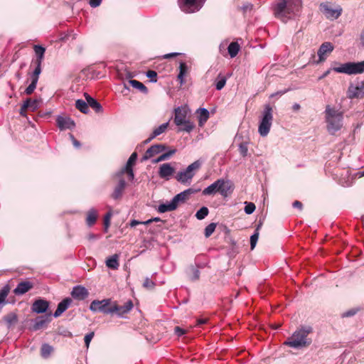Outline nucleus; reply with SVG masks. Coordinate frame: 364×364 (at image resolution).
Instances as JSON below:
<instances>
[{
	"instance_id": "obj_31",
	"label": "nucleus",
	"mask_w": 364,
	"mask_h": 364,
	"mask_svg": "<svg viewBox=\"0 0 364 364\" xmlns=\"http://www.w3.org/2000/svg\"><path fill=\"white\" fill-rule=\"evenodd\" d=\"M240 46L237 42H232L228 47V52L230 58H235L240 51Z\"/></svg>"
},
{
	"instance_id": "obj_4",
	"label": "nucleus",
	"mask_w": 364,
	"mask_h": 364,
	"mask_svg": "<svg viewBox=\"0 0 364 364\" xmlns=\"http://www.w3.org/2000/svg\"><path fill=\"white\" fill-rule=\"evenodd\" d=\"M331 70L338 73H345L347 75H357L364 73V60L361 62H348L341 64L338 67H334L326 70L319 79H323L328 75Z\"/></svg>"
},
{
	"instance_id": "obj_49",
	"label": "nucleus",
	"mask_w": 364,
	"mask_h": 364,
	"mask_svg": "<svg viewBox=\"0 0 364 364\" xmlns=\"http://www.w3.org/2000/svg\"><path fill=\"white\" fill-rule=\"evenodd\" d=\"M146 77L150 79V82H156L157 81V73L154 70H148L146 72Z\"/></svg>"
},
{
	"instance_id": "obj_41",
	"label": "nucleus",
	"mask_w": 364,
	"mask_h": 364,
	"mask_svg": "<svg viewBox=\"0 0 364 364\" xmlns=\"http://www.w3.org/2000/svg\"><path fill=\"white\" fill-rule=\"evenodd\" d=\"M10 291V288L8 285L4 286L0 290V304H3L8 296Z\"/></svg>"
},
{
	"instance_id": "obj_27",
	"label": "nucleus",
	"mask_w": 364,
	"mask_h": 364,
	"mask_svg": "<svg viewBox=\"0 0 364 364\" xmlns=\"http://www.w3.org/2000/svg\"><path fill=\"white\" fill-rule=\"evenodd\" d=\"M197 112L198 114V125L203 127L209 118V112L205 108H199Z\"/></svg>"
},
{
	"instance_id": "obj_56",
	"label": "nucleus",
	"mask_w": 364,
	"mask_h": 364,
	"mask_svg": "<svg viewBox=\"0 0 364 364\" xmlns=\"http://www.w3.org/2000/svg\"><path fill=\"white\" fill-rule=\"evenodd\" d=\"M28 102H29V101H24L23 104L22 105L21 109H20V114L21 116L26 117V111L27 109H28Z\"/></svg>"
},
{
	"instance_id": "obj_10",
	"label": "nucleus",
	"mask_w": 364,
	"mask_h": 364,
	"mask_svg": "<svg viewBox=\"0 0 364 364\" xmlns=\"http://www.w3.org/2000/svg\"><path fill=\"white\" fill-rule=\"evenodd\" d=\"M90 309L93 312L100 311L106 314H112L111 299L93 300L90 305Z\"/></svg>"
},
{
	"instance_id": "obj_33",
	"label": "nucleus",
	"mask_w": 364,
	"mask_h": 364,
	"mask_svg": "<svg viewBox=\"0 0 364 364\" xmlns=\"http://www.w3.org/2000/svg\"><path fill=\"white\" fill-rule=\"evenodd\" d=\"M219 182H218V180L215 181L213 183L208 186L207 188H205L203 191V195L204 196H209L212 194H215V193L218 192V185Z\"/></svg>"
},
{
	"instance_id": "obj_42",
	"label": "nucleus",
	"mask_w": 364,
	"mask_h": 364,
	"mask_svg": "<svg viewBox=\"0 0 364 364\" xmlns=\"http://www.w3.org/2000/svg\"><path fill=\"white\" fill-rule=\"evenodd\" d=\"M218 78L215 83V88L218 90H220L225 87L227 79L225 77H221L220 75L218 76Z\"/></svg>"
},
{
	"instance_id": "obj_36",
	"label": "nucleus",
	"mask_w": 364,
	"mask_h": 364,
	"mask_svg": "<svg viewBox=\"0 0 364 364\" xmlns=\"http://www.w3.org/2000/svg\"><path fill=\"white\" fill-rule=\"evenodd\" d=\"M75 107L84 114H87L89 112L87 101L85 102L83 100H77L75 102Z\"/></svg>"
},
{
	"instance_id": "obj_17",
	"label": "nucleus",
	"mask_w": 364,
	"mask_h": 364,
	"mask_svg": "<svg viewBox=\"0 0 364 364\" xmlns=\"http://www.w3.org/2000/svg\"><path fill=\"white\" fill-rule=\"evenodd\" d=\"M166 146L163 144H155L149 148L144 154L141 161H146L154 156L162 153L166 150Z\"/></svg>"
},
{
	"instance_id": "obj_16",
	"label": "nucleus",
	"mask_w": 364,
	"mask_h": 364,
	"mask_svg": "<svg viewBox=\"0 0 364 364\" xmlns=\"http://www.w3.org/2000/svg\"><path fill=\"white\" fill-rule=\"evenodd\" d=\"M133 308V303L129 300L124 303V305L119 306L116 303L112 305V314L116 313L118 316H122L125 314L129 313Z\"/></svg>"
},
{
	"instance_id": "obj_2",
	"label": "nucleus",
	"mask_w": 364,
	"mask_h": 364,
	"mask_svg": "<svg viewBox=\"0 0 364 364\" xmlns=\"http://www.w3.org/2000/svg\"><path fill=\"white\" fill-rule=\"evenodd\" d=\"M324 114L326 129L330 134L334 135L343 127V113L335 107L327 105Z\"/></svg>"
},
{
	"instance_id": "obj_24",
	"label": "nucleus",
	"mask_w": 364,
	"mask_h": 364,
	"mask_svg": "<svg viewBox=\"0 0 364 364\" xmlns=\"http://www.w3.org/2000/svg\"><path fill=\"white\" fill-rule=\"evenodd\" d=\"M72 303V299L69 297L64 299L61 301L58 304L57 309L53 314L55 317L60 316L64 311H65L70 306Z\"/></svg>"
},
{
	"instance_id": "obj_32",
	"label": "nucleus",
	"mask_w": 364,
	"mask_h": 364,
	"mask_svg": "<svg viewBox=\"0 0 364 364\" xmlns=\"http://www.w3.org/2000/svg\"><path fill=\"white\" fill-rule=\"evenodd\" d=\"M179 73L178 75V79L180 81V84L183 85L185 82L184 76L188 72V66L184 62H181L179 65Z\"/></svg>"
},
{
	"instance_id": "obj_6",
	"label": "nucleus",
	"mask_w": 364,
	"mask_h": 364,
	"mask_svg": "<svg viewBox=\"0 0 364 364\" xmlns=\"http://www.w3.org/2000/svg\"><path fill=\"white\" fill-rule=\"evenodd\" d=\"M195 192L192 188L187 189L180 193L176 195L170 202L160 204L157 210L161 213L174 210L178 206L180 203L185 202L188 196Z\"/></svg>"
},
{
	"instance_id": "obj_9",
	"label": "nucleus",
	"mask_w": 364,
	"mask_h": 364,
	"mask_svg": "<svg viewBox=\"0 0 364 364\" xmlns=\"http://www.w3.org/2000/svg\"><path fill=\"white\" fill-rule=\"evenodd\" d=\"M202 0H178V5L182 11L191 14L198 11L203 6Z\"/></svg>"
},
{
	"instance_id": "obj_11",
	"label": "nucleus",
	"mask_w": 364,
	"mask_h": 364,
	"mask_svg": "<svg viewBox=\"0 0 364 364\" xmlns=\"http://www.w3.org/2000/svg\"><path fill=\"white\" fill-rule=\"evenodd\" d=\"M320 10L326 16L327 18L332 20L337 19L342 12V9L340 6H337L333 9L329 3H322L320 5Z\"/></svg>"
},
{
	"instance_id": "obj_8",
	"label": "nucleus",
	"mask_w": 364,
	"mask_h": 364,
	"mask_svg": "<svg viewBox=\"0 0 364 364\" xmlns=\"http://www.w3.org/2000/svg\"><path fill=\"white\" fill-rule=\"evenodd\" d=\"M202 162L197 160L188 166V167L181 171H179L176 175V179L182 184H190L192 178L196 174V172L200 168Z\"/></svg>"
},
{
	"instance_id": "obj_39",
	"label": "nucleus",
	"mask_w": 364,
	"mask_h": 364,
	"mask_svg": "<svg viewBox=\"0 0 364 364\" xmlns=\"http://www.w3.org/2000/svg\"><path fill=\"white\" fill-rule=\"evenodd\" d=\"M26 101H29L28 109L32 112L36 110L40 105L41 101L38 100H31L28 98Z\"/></svg>"
},
{
	"instance_id": "obj_1",
	"label": "nucleus",
	"mask_w": 364,
	"mask_h": 364,
	"mask_svg": "<svg viewBox=\"0 0 364 364\" xmlns=\"http://www.w3.org/2000/svg\"><path fill=\"white\" fill-rule=\"evenodd\" d=\"M301 8V0H281L274 8L277 18L283 21L297 15Z\"/></svg>"
},
{
	"instance_id": "obj_44",
	"label": "nucleus",
	"mask_w": 364,
	"mask_h": 364,
	"mask_svg": "<svg viewBox=\"0 0 364 364\" xmlns=\"http://www.w3.org/2000/svg\"><path fill=\"white\" fill-rule=\"evenodd\" d=\"M215 228H216V225L215 223H210L208 226H206V228H205V236L206 237H210L213 233V232L215 231Z\"/></svg>"
},
{
	"instance_id": "obj_52",
	"label": "nucleus",
	"mask_w": 364,
	"mask_h": 364,
	"mask_svg": "<svg viewBox=\"0 0 364 364\" xmlns=\"http://www.w3.org/2000/svg\"><path fill=\"white\" fill-rule=\"evenodd\" d=\"M253 8V4L251 3H245L241 7L240 9L242 11L244 14L250 12L252 11Z\"/></svg>"
},
{
	"instance_id": "obj_18",
	"label": "nucleus",
	"mask_w": 364,
	"mask_h": 364,
	"mask_svg": "<svg viewBox=\"0 0 364 364\" xmlns=\"http://www.w3.org/2000/svg\"><path fill=\"white\" fill-rule=\"evenodd\" d=\"M175 173V168L168 163L160 165L158 174L161 178L169 180Z\"/></svg>"
},
{
	"instance_id": "obj_59",
	"label": "nucleus",
	"mask_w": 364,
	"mask_h": 364,
	"mask_svg": "<svg viewBox=\"0 0 364 364\" xmlns=\"http://www.w3.org/2000/svg\"><path fill=\"white\" fill-rule=\"evenodd\" d=\"M70 138L72 140V142L73 144V145L76 147V148H80V141H78L75 137L72 134H70Z\"/></svg>"
},
{
	"instance_id": "obj_64",
	"label": "nucleus",
	"mask_w": 364,
	"mask_h": 364,
	"mask_svg": "<svg viewBox=\"0 0 364 364\" xmlns=\"http://www.w3.org/2000/svg\"><path fill=\"white\" fill-rule=\"evenodd\" d=\"M139 224H143V222H141V221H139V220H131L129 225L132 228H134L135 226H136L137 225H139Z\"/></svg>"
},
{
	"instance_id": "obj_53",
	"label": "nucleus",
	"mask_w": 364,
	"mask_h": 364,
	"mask_svg": "<svg viewBox=\"0 0 364 364\" xmlns=\"http://www.w3.org/2000/svg\"><path fill=\"white\" fill-rule=\"evenodd\" d=\"M93 337H94V332H91V333H89L87 335H85V336L84 338V341H85V346L87 348L89 347V345L92 341V339L93 338Z\"/></svg>"
},
{
	"instance_id": "obj_57",
	"label": "nucleus",
	"mask_w": 364,
	"mask_h": 364,
	"mask_svg": "<svg viewBox=\"0 0 364 364\" xmlns=\"http://www.w3.org/2000/svg\"><path fill=\"white\" fill-rule=\"evenodd\" d=\"M174 332H175L176 335H177L178 336H181L184 335L186 331L179 326H176L174 328Z\"/></svg>"
},
{
	"instance_id": "obj_3",
	"label": "nucleus",
	"mask_w": 364,
	"mask_h": 364,
	"mask_svg": "<svg viewBox=\"0 0 364 364\" xmlns=\"http://www.w3.org/2000/svg\"><path fill=\"white\" fill-rule=\"evenodd\" d=\"M311 331V327H303L296 331L284 344L294 348L308 346L311 344V340L308 338L307 336Z\"/></svg>"
},
{
	"instance_id": "obj_26",
	"label": "nucleus",
	"mask_w": 364,
	"mask_h": 364,
	"mask_svg": "<svg viewBox=\"0 0 364 364\" xmlns=\"http://www.w3.org/2000/svg\"><path fill=\"white\" fill-rule=\"evenodd\" d=\"M168 126V122L164 123L161 124L159 127L154 129L153 132L150 135V136L145 141L146 143L150 142L153 139L156 137L157 136L164 133Z\"/></svg>"
},
{
	"instance_id": "obj_19",
	"label": "nucleus",
	"mask_w": 364,
	"mask_h": 364,
	"mask_svg": "<svg viewBox=\"0 0 364 364\" xmlns=\"http://www.w3.org/2000/svg\"><path fill=\"white\" fill-rule=\"evenodd\" d=\"M334 49V46L331 42H324L323 43L317 52L319 62L324 61L326 59V57L328 54H330Z\"/></svg>"
},
{
	"instance_id": "obj_63",
	"label": "nucleus",
	"mask_w": 364,
	"mask_h": 364,
	"mask_svg": "<svg viewBox=\"0 0 364 364\" xmlns=\"http://www.w3.org/2000/svg\"><path fill=\"white\" fill-rule=\"evenodd\" d=\"M293 207L296 208H299V210H301L302 208V203L299 200H295L293 203Z\"/></svg>"
},
{
	"instance_id": "obj_47",
	"label": "nucleus",
	"mask_w": 364,
	"mask_h": 364,
	"mask_svg": "<svg viewBox=\"0 0 364 364\" xmlns=\"http://www.w3.org/2000/svg\"><path fill=\"white\" fill-rule=\"evenodd\" d=\"M239 151L242 156L247 155L248 146L247 142H242L239 144Z\"/></svg>"
},
{
	"instance_id": "obj_30",
	"label": "nucleus",
	"mask_w": 364,
	"mask_h": 364,
	"mask_svg": "<svg viewBox=\"0 0 364 364\" xmlns=\"http://www.w3.org/2000/svg\"><path fill=\"white\" fill-rule=\"evenodd\" d=\"M97 210H95L94 208L90 209L87 212V218H86V223H87V225L90 227L92 226L95 223V222L97 220Z\"/></svg>"
},
{
	"instance_id": "obj_38",
	"label": "nucleus",
	"mask_w": 364,
	"mask_h": 364,
	"mask_svg": "<svg viewBox=\"0 0 364 364\" xmlns=\"http://www.w3.org/2000/svg\"><path fill=\"white\" fill-rule=\"evenodd\" d=\"M41 63L40 62L34 61V64L36 65V68L33 71V73L31 76V79H35V80L38 81L39 75L41 73Z\"/></svg>"
},
{
	"instance_id": "obj_22",
	"label": "nucleus",
	"mask_w": 364,
	"mask_h": 364,
	"mask_svg": "<svg viewBox=\"0 0 364 364\" xmlns=\"http://www.w3.org/2000/svg\"><path fill=\"white\" fill-rule=\"evenodd\" d=\"M48 306L49 303L46 300L39 299L33 302L31 309L33 312L42 314L47 311Z\"/></svg>"
},
{
	"instance_id": "obj_55",
	"label": "nucleus",
	"mask_w": 364,
	"mask_h": 364,
	"mask_svg": "<svg viewBox=\"0 0 364 364\" xmlns=\"http://www.w3.org/2000/svg\"><path fill=\"white\" fill-rule=\"evenodd\" d=\"M191 270L193 272V275L191 277V280H193V281L198 280L200 277V271L195 267H192Z\"/></svg>"
},
{
	"instance_id": "obj_50",
	"label": "nucleus",
	"mask_w": 364,
	"mask_h": 364,
	"mask_svg": "<svg viewBox=\"0 0 364 364\" xmlns=\"http://www.w3.org/2000/svg\"><path fill=\"white\" fill-rule=\"evenodd\" d=\"M46 322L47 321L46 319L43 318H38L36 320V323L34 325V329H40Z\"/></svg>"
},
{
	"instance_id": "obj_35",
	"label": "nucleus",
	"mask_w": 364,
	"mask_h": 364,
	"mask_svg": "<svg viewBox=\"0 0 364 364\" xmlns=\"http://www.w3.org/2000/svg\"><path fill=\"white\" fill-rule=\"evenodd\" d=\"M34 51L36 55V59L35 60V61L42 63L44 58V53L46 51L45 48H43L41 46L36 45L34 46Z\"/></svg>"
},
{
	"instance_id": "obj_20",
	"label": "nucleus",
	"mask_w": 364,
	"mask_h": 364,
	"mask_svg": "<svg viewBox=\"0 0 364 364\" xmlns=\"http://www.w3.org/2000/svg\"><path fill=\"white\" fill-rule=\"evenodd\" d=\"M56 123L60 130L73 129L75 127V122L67 117L58 116Z\"/></svg>"
},
{
	"instance_id": "obj_15",
	"label": "nucleus",
	"mask_w": 364,
	"mask_h": 364,
	"mask_svg": "<svg viewBox=\"0 0 364 364\" xmlns=\"http://www.w3.org/2000/svg\"><path fill=\"white\" fill-rule=\"evenodd\" d=\"M218 193L224 198L228 197L233 190V186L230 181L224 179H218Z\"/></svg>"
},
{
	"instance_id": "obj_58",
	"label": "nucleus",
	"mask_w": 364,
	"mask_h": 364,
	"mask_svg": "<svg viewBox=\"0 0 364 364\" xmlns=\"http://www.w3.org/2000/svg\"><path fill=\"white\" fill-rule=\"evenodd\" d=\"M357 312V310L355 309H350V310H348L346 312H344L343 314H342V316L343 317H350V316H354Z\"/></svg>"
},
{
	"instance_id": "obj_13",
	"label": "nucleus",
	"mask_w": 364,
	"mask_h": 364,
	"mask_svg": "<svg viewBox=\"0 0 364 364\" xmlns=\"http://www.w3.org/2000/svg\"><path fill=\"white\" fill-rule=\"evenodd\" d=\"M364 95V81H357L351 83L348 90V97L350 99L361 98Z\"/></svg>"
},
{
	"instance_id": "obj_54",
	"label": "nucleus",
	"mask_w": 364,
	"mask_h": 364,
	"mask_svg": "<svg viewBox=\"0 0 364 364\" xmlns=\"http://www.w3.org/2000/svg\"><path fill=\"white\" fill-rule=\"evenodd\" d=\"M143 286L145 287V288H147V289H152L155 286V284L154 282L151 280L149 278H146L144 282V284H143Z\"/></svg>"
},
{
	"instance_id": "obj_46",
	"label": "nucleus",
	"mask_w": 364,
	"mask_h": 364,
	"mask_svg": "<svg viewBox=\"0 0 364 364\" xmlns=\"http://www.w3.org/2000/svg\"><path fill=\"white\" fill-rule=\"evenodd\" d=\"M259 238V232H257V230H255V233L250 237V247L251 250H253Z\"/></svg>"
},
{
	"instance_id": "obj_25",
	"label": "nucleus",
	"mask_w": 364,
	"mask_h": 364,
	"mask_svg": "<svg viewBox=\"0 0 364 364\" xmlns=\"http://www.w3.org/2000/svg\"><path fill=\"white\" fill-rule=\"evenodd\" d=\"M85 97L87 103V106L92 107L96 112H102V105L94 98L90 97L88 94L85 93Z\"/></svg>"
},
{
	"instance_id": "obj_43",
	"label": "nucleus",
	"mask_w": 364,
	"mask_h": 364,
	"mask_svg": "<svg viewBox=\"0 0 364 364\" xmlns=\"http://www.w3.org/2000/svg\"><path fill=\"white\" fill-rule=\"evenodd\" d=\"M37 83H38L37 80H35V79H31V84L26 88L24 92L26 95L32 94L36 87Z\"/></svg>"
},
{
	"instance_id": "obj_21",
	"label": "nucleus",
	"mask_w": 364,
	"mask_h": 364,
	"mask_svg": "<svg viewBox=\"0 0 364 364\" xmlns=\"http://www.w3.org/2000/svg\"><path fill=\"white\" fill-rule=\"evenodd\" d=\"M71 296L75 299L82 301L89 296V291L85 287L77 285L73 288Z\"/></svg>"
},
{
	"instance_id": "obj_5",
	"label": "nucleus",
	"mask_w": 364,
	"mask_h": 364,
	"mask_svg": "<svg viewBox=\"0 0 364 364\" xmlns=\"http://www.w3.org/2000/svg\"><path fill=\"white\" fill-rule=\"evenodd\" d=\"M174 123L176 126L181 127L178 132H191L195 127L194 124L187 119L188 109L186 107H178L174 109Z\"/></svg>"
},
{
	"instance_id": "obj_34",
	"label": "nucleus",
	"mask_w": 364,
	"mask_h": 364,
	"mask_svg": "<svg viewBox=\"0 0 364 364\" xmlns=\"http://www.w3.org/2000/svg\"><path fill=\"white\" fill-rule=\"evenodd\" d=\"M129 83L135 89L139 90L142 93H147L148 89L146 87L141 83V82L136 80H130L129 81Z\"/></svg>"
},
{
	"instance_id": "obj_51",
	"label": "nucleus",
	"mask_w": 364,
	"mask_h": 364,
	"mask_svg": "<svg viewBox=\"0 0 364 364\" xmlns=\"http://www.w3.org/2000/svg\"><path fill=\"white\" fill-rule=\"evenodd\" d=\"M112 212L109 211L105 215V218H104V225H105V229L107 230V228L109 227V225H110V218L112 217Z\"/></svg>"
},
{
	"instance_id": "obj_62",
	"label": "nucleus",
	"mask_w": 364,
	"mask_h": 364,
	"mask_svg": "<svg viewBox=\"0 0 364 364\" xmlns=\"http://www.w3.org/2000/svg\"><path fill=\"white\" fill-rule=\"evenodd\" d=\"M154 221L158 222V221H161V220L159 218H151V219H149V220H148L146 221L143 222V224L147 225V224H149V223H152Z\"/></svg>"
},
{
	"instance_id": "obj_45",
	"label": "nucleus",
	"mask_w": 364,
	"mask_h": 364,
	"mask_svg": "<svg viewBox=\"0 0 364 364\" xmlns=\"http://www.w3.org/2000/svg\"><path fill=\"white\" fill-rule=\"evenodd\" d=\"M175 153H176V149H172L167 152L163 153L158 157L159 160L160 161V162L162 161H165V160L169 159Z\"/></svg>"
},
{
	"instance_id": "obj_28",
	"label": "nucleus",
	"mask_w": 364,
	"mask_h": 364,
	"mask_svg": "<svg viewBox=\"0 0 364 364\" xmlns=\"http://www.w3.org/2000/svg\"><path fill=\"white\" fill-rule=\"evenodd\" d=\"M105 263L108 268L112 269H117L119 266V255L117 254H114V255L107 258Z\"/></svg>"
},
{
	"instance_id": "obj_61",
	"label": "nucleus",
	"mask_w": 364,
	"mask_h": 364,
	"mask_svg": "<svg viewBox=\"0 0 364 364\" xmlns=\"http://www.w3.org/2000/svg\"><path fill=\"white\" fill-rule=\"evenodd\" d=\"M287 92V90H282V91L277 92H275V93L272 94V95H270V97H271V98H272V97H275V96H278V95H279V96H281V95H282L285 94Z\"/></svg>"
},
{
	"instance_id": "obj_48",
	"label": "nucleus",
	"mask_w": 364,
	"mask_h": 364,
	"mask_svg": "<svg viewBox=\"0 0 364 364\" xmlns=\"http://www.w3.org/2000/svg\"><path fill=\"white\" fill-rule=\"evenodd\" d=\"M255 205L253 203L245 202V212L247 215L252 214L255 210Z\"/></svg>"
},
{
	"instance_id": "obj_29",
	"label": "nucleus",
	"mask_w": 364,
	"mask_h": 364,
	"mask_svg": "<svg viewBox=\"0 0 364 364\" xmlns=\"http://www.w3.org/2000/svg\"><path fill=\"white\" fill-rule=\"evenodd\" d=\"M3 320L6 323L8 328H10L12 326L17 323L18 317L15 313L11 312L5 315L3 318Z\"/></svg>"
},
{
	"instance_id": "obj_12",
	"label": "nucleus",
	"mask_w": 364,
	"mask_h": 364,
	"mask_svg": "<svg viewBox=\"0 0 364 364\" xmlns=\"http://www.w3.org/2000/svg\"><path fill=\"white\" fill-rule=\"evenodd\" d=\"M123 176L124 174H121L119 171L114 176V177L118 180L112 194V198L114 200L121 198L125 190L127 184Z\"/></svg>"
},
{
	"instance_id": "obj_60",
	"label": "nucleus",
	"mask_w": 364,
	"mask_h": 364,
	"mask_svg": "<svg viewBox=\"0 0 364 364\" xmlns=\"http://www.w3.org/2000/svg\"><path fill=\"white\" fill-rule=\"evenodd\" d=\"M101 2H102V0H90V5L92 7L95 8V7L100 6Z\"/></svg>"
},
{
	"instance_id": "obj_7",
	"label": "nucleus",
	"mask_w": 364,
	"mask_h": 364,
	"mask_svg": "<svg viewBox=\"0 0 364 364\" xmlns=\"http://www.w3.org/2000/svg\"><path fill=\"white\" fill-rule=\"evenodd\" d=\"M273 122V109L270 105H265L262 112L258 132L261 136H267L269 134Z\"/></svg>"
},
{
	"instance_id": "obj_23",
	"label": "nucleus",
	"mask_w": 364,
	"mask_h": 364,
	"mask_svg": "<svg viewBox=\"0 0 364 364\" xmlns=\"http://www.w3.org/2000/svg\"><path fill=\"white\" fill-rule=\"evenodd\" d=\"M33 285L31 282L23 281L18 284L16 287L14 289V293L16 295H23L28 292L33 288Z\"/></svg>"
},
{
	"instance_id": "obj_37",
	"label": "nucleus",
	"mask_w": 364,
	"mask_h": 364,
	"mask_svg": "<svg viewBox=\"0 0 364 364\" xmlns=\"http://www.w3.org/2000/svg\"><path fill=\"white\" fill-rule=\"evenodd\" d=\"M53 351V348L49 344L44 343L41 346V355L43 358H47Z\"/></svg>"
},
{
	"instance_id": "obj_14",
	"label": "nucleus",
	"mask_w": 364,
	"mask_h": 364,
	"mask_svg": "<svg viewBox=\"0 0 364 364\" xmlns=\"http://www.w3.org/2000/svg\"><path fill=\"white\" fill-rule=\"evenodd\" d=\"M137 158V154L136 152L132 154L130 157L129 158L125 166L122 168L119 172L121 174L127 173L128 176V179L129 181H132L134 179V175L132 169V166L135 163Z\"/></svg>"
},
{
	"instance_id": "obj_40",
	"label": "nucleus",
	"mask_w": 364,
	"mask_h": 364,
	"mask_svg": "<svg viewBox=\"0 0 364 364\" xmlns=\"http://www.w3.org/2000/svg\"><path fill=\"white\" fill-rule=\"evenodd\" d=\"M208 213H209V210H208V208L202 207L197 211V213L196 214V217L198 220H203L208 215Z\"/></svg>"
}]
</instances>
